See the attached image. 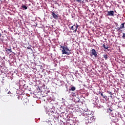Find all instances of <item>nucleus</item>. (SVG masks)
<instances>
[{
	"label": "nucleus",
	"mask_w": 125,
	"mask_h": 125,
	"mask_svg": "<svg viewBox=\"0 0 125 125\" xmlns=\"http://www.w3.org/2000/svg\"><path fill=\"white\" fill-rule=\"evenodd\" d=\"M114 13H115V12H114V11H107V16H114Z\"/></svg>",
	"instance_id": "obj_5"
},
{
	"label": "nucleus",
	"mask_w": 125,
	"mask_h": 125,
	"mask_svg": "<svg viewBox=\"0 0 125 125\" xmlns=\"http://www.w3.org/2000/svg\"><path fill=\"white\" fill-rule=\"evenodd\" d=\"M5 49H6V52H7L8 54H9V53H11V52H12L11 48H10V49L6 48Z\"/></svg>",
	"instance_id": "obj_9"
},
{
	"label": "nucleus",
	"mask_w": 125,
	"mask_h": 125,
	"mask_svg": "<svg viewBox=\"0 0 125 125\" xmlns=\"http://www.w3.org/2000/svg\"><path fill=\"white\" fill-rule=\"evenodd\" d=\"M78 28H79V25H78V24H76V25L74 24L73 26H72L70 27V30H72L73 33H77V30Z\"/></svg>",
	"instance_id": "obj_3"
},
{
	"label": "nucleus",
	"mask_w": 125,
	"mask_h": 125,
	"mask_svg": "<svg viewBox=\"0 0 125 125\" xmlns=\"http://www.w3.org/2000/svg\"><path fill=\"white\" fill-rule=\"evenodd\" d=\"M0 37H1V33H0Z\"/></svg>",
	"instance_id": "obj_20"
},
{
	"label": "nucleus",
	"mask_w": 125,
	"mask_h": 125,
	"mask_svg": "<svg viewBox=\"0 0 125 125\" xmlns=\"http://www.w3.org/2000/svg\"><path fill=\"white\" fill-rule=\"evenodd\" d=\"M103 47H104V51H106L107 49L108 50V49L109 48V46H108V45L106 44V45L105 44V43L103 44Z\"/></svg>",
	"instance_id": "obj_7"
},
{
	"label": "nucleus",
	"mask_w": 125,
	"mask_h": 125,
	"mask_svg": "<svg viewBox=\"0 0 125 125\" xmlns=\"http://www.w3.org/2000/svg\"><path fill=\"white\" fill-rule=\"evenodd\" d=\"M8 94H11V92L9 91L8 93Z\"/></svg>",
	"instance_id": "obj_18"
},
{
	"label": "nucleus",
	"mask_w": 125,
	"mask_h": 125,
	"mask_svg": "<svg viewBox=\"0 0 125 125\" xmlns=\"http://www.w3.org/2000/svg\"><path fill=\"white\" fill-rule=\"evenodd\" d=\"M61 49L62 52V54H66V55H70V54H72V53L70 52V50L67 47L61 46Z\"/></svg>",
	"instance_id": "obj_1"
},
{
	"label": "nucleus",
	"mask_w": 125,
	"mask_h": 125,
	"mask_svg": "<svg viewBox=\"0 0 125 125\" xmlns=\"http://www.w3.org/2000/svg\"><path fill=\"white\" fill-rule=\"evenodd\" d=\"M21 8H22V9L23 10H26V9H28V7H27L26 5H21Z\"/></svg>",
	"instance_id": "obj_8"
},
{
	"label": "nucleus",
	"mask_w": 125,
	"mask_h": 125,
	"mask_svg": "<svg viewBox=\"0 0 125 125\" xmlns=\"http://www.w3.org/2000/svg\"><path fill=\"white\" fill-rule=\"evenodd\" d=\"M51 15L52 16V18H54V19L57 20L58 18H59V15L56 14L55 13V12L53 11L51 12ZM52 18H51V19H52Z\"/></svg>",
	"instance_id": "obj_4"
},
{
	"label": "nucleus",
	"mask_w": 125,
	"mask_h": 125,
	"mask_svg": "<svg viewBox=\"0 0 125 125\" xmlns=\"http://www.w3.org/2000/svg\"><path fill=\"white\" fill-rule=\"evenodd\" d=\"M90 56H94L95 58H97L98 57V55H97V52L94 49H92L90 51Z\"/></svg>",
	"instance_id": "obj_2"
},
{
	"label": "nucleus",
	"mask_w": 125,
	"mask_h": 125,
	"mask_svg": "<svg viewBox=\"0 0 125 125\" xmlns=\"http://www.w3.org/2000/svg\"><path fill=\"white\" fill-rule=\"evenodd\" d=\"M27 49H30L31 50H33L32 49V48L31 47V46H28V47H27Z\"/></svg>",
	"instance_id": "obj_15"
},
{
	"label": "nucleus",
	"mask_w": 125,
	"mask_h": 125,
	"mask_svg": "<svg viewBox=\"0 0 125 125\" xmlns=\"http://www.w3.org/2000/svg\"><path fill=\"white\" fill-rule=\"evenodd\" d=\"M125 22L122 23L120 25V27H118V28H117V31H120V30H121V29H124V28H125Z\"/></svg>",
	"instance_id": "obj_6"
},
{
	"label": "nucleus",
	"mask_w": 125,
	"mask_h": 125,
	"mask_svg": "<svg viewBox=\"0 0 125 125\" xmlns=\"http://www.w3.org/2000/svg\"><path fill=\"white\" fill-rule=\"evenodd\" d=\"M107 111L109 112H112L113 110L111 108L107 109Z\"/></svg>",
	"instance_id": "obj_14"
},
{
	"label": "nucleus",
	"mask_w": 125,
	"mask_h": 125,
	"mask_svg": "<svg viewBox=\"0 0 125 125\" xmlns=\"http://www.w3.org/2000/svg\"><path fill=\"white\" fill-rule=\"evenodd\" d=\"M69 90H72V91H75L76 90V87L73 86Z\"/></svg>",
	"instance_id": "obj_10"
},
{
	"label": "nucleus",
	"mask_w": 125,
	"mask_h": 125,
	"mask_svg": "<svg viewBox=\"0 0 125 125\" xmlns=\"http://www.w3.org/2000/svg\"><path fill=\"white\" fill-rule=\"evenodd\" d=\"M18 99H19H19H20V97H18Z\"/></svg>",
	"instance_id": "obj_19"
},
{
	"label": "nucleus",
	"mask_w": 125,
	"mask_h": 125,
	"mask_svg": "<svg viewBox=\"0 0 125 125\" xmlns=\"http://www.w3.org/2000/svg\"><path fill=\"white\" fill-rule=\"evenodd\" d=\"M103 56L105 60H107V59H108V55L104 54V55H103Z\"/></svg>",
	"instance_id": "obj_11"
},
{
	"label": "nucleus",
	"mask_w": 125,
	"mask_h": 125,
	"mask_svg": "<svg viewBox=\"0 0 125 125\" xmlns=\"http://www.w3.org/2000/svg\"><path fill=\"white\" fill-rule=\"evenodd\" d=\"M122 38H123L124 39H125V33H123Z\"/></svg>",
	"instance_id": "obj_16"
},
{
	"label": "nucleus",
	"mask_w": 125,
	"mask_h": 125,
	"mask_svg": "<svg viewBox=\"0 0 125 125\" xmlns=\"http://www.w3.org/2000/svg\"><path fill=\"white\" fill-rule=\"evenodd\" d=\"M99 94H101V96H103V98H104V99H106V96L105 95H104L103 93L101 92H99Z\"/></svg>",
	"instance_id": "obj_12"
},
{
	"label": "nucleus",
	"mask_w": 125,
	"mask_h": 125,
	"mask_svg": "<svg viewBox=\"0 0 125 125\" xmlns=\"http://www.w3.org/2000/svg\"><path fill=\"white\" fill-rule=\"evenodd\" d=\"M107 93H108V94H110L111 96H110V97H112V92H110L109 91H107Z\"/></svg>",
	"instance_id": "obj_13"
},
{
	"label": "nucleus",
	"mask_w": 125,
	"mask_h": 125,
	"mask_svg": "<svg viewBox=\"0 0 125 125\" xmlns=\"http://www.w3.org/2000/svg\"><path fill=\"white\" fill-rule=\"evenodd\" d=\"M76 1H78V2H81V1H82V0H76Z\"/></svg>",
	"instance_id": "obj_17"
}]
</instances>
